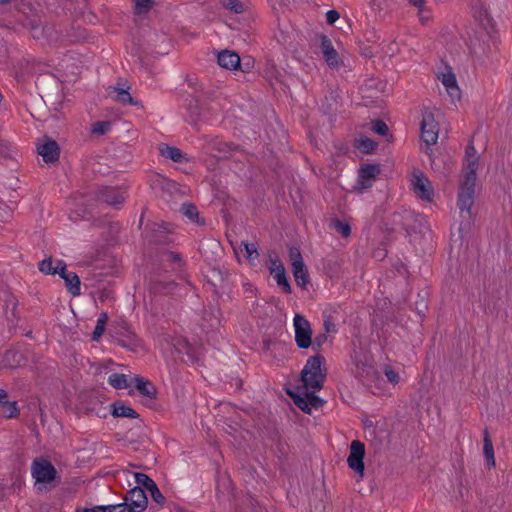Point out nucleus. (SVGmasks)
Masks as SVG:
<instances>
[{"label": "nucleus", "instance_id": "338daca9", "mask_svg": "<svg viewBox=\"0 0 512 512\" xmlns=\"http://www.w3.org/2000/svg\"><path fill=\"white\" fill-rule=\"evenodd\" d=\"M101 506H95L93 508H84L82 511L77 512H101V509H99Z\"/></svg>", "mask_w": 512, "mask_h": 512}, {"label": "nucleus", "instance_id": "4c0bfd02", "mask_svg": "<svg viewBox=\"0 0 512 512\" xmlns=\"http://www.w3.org/2000/svg\"><path fill=\"white\" fill-rule=\"evenodd\" d=\"M135 481L144 490H150L156 483L147 475L141 472L134 473Z\"/></svg>", "mask_w": 512, "mask_h": 512}, {"label": "nucleus", "instance_id": "e2e57ef3", "mask_svg": "<svg viewBox=\"0 0 512 512\" xmlns=\"http://www.w3.org/2000/svg\"><path fill=\"white\" fill-rule=\"evenodd\" d=\"M107 320H108V315H107V313L102 312V313L99 315L98 319H97V323H96V325H98V326H101V327L105 328V325H106V323H107Z\"/></svg>", "mask_w": 512, "mask_h": 512}, {"label": "nucleus", "instance_id": "f8f14e48", "mask_svg": "<svg viewBox=\"0 0 512 512\" xmlns=\"http://www.w3.org/2000/svg\"><path fill=\"white\" fill-rule=\"evenodd\" d=\"M37 151L45 163H55L59 160L60 147L54 139L48 136H44L42 143H38Z\"/></svg>", "mask_w": 512, "mask_h": 512}, {"label": "nucleus", "instance_id": "0e129e2a", "mask_svg": "<svg viewBox=\"0 0 512 512\" xmlns=\"http://www.w3.org/2000/svg\"><path fill=\"white\" fill-rule=\"evenodd\" d=\"M241 65H242V67H237V70H240V71L246 73V72L250 71L251 67L253 66V63H251V60L248 59L247 62H244V63L241 62Z\"/></svg>", "mask_w": 512, "mask_h": 512}, {"label": "nucleus", "instance_id": "a878e982", "mask_svg": "<svg viewBox=\"0 0 512 512\" xmlns=\"http://www.w3.org/2000/svg\"><path fill=\"white\" fill-rule=\"evenodd\" d=\"M292 272L298 286L305 288L309 282L307 268L303 261H296L292 266Z\"/></svg>", "mask_w": 512, "mask_h": 512}, {"label": "nucleus", "instance_id": "f03ea898", "mask_svg": "<svg viewBox=\"0 0 512 512\" xmlns=\"http://www.w3.org/2000/svg\"><path fill=\"white\" fill-rule=\"evenodd\" d=\"M477 178L471 177H463L460 182L457 206L460 212L463 214L464 212L467 214L466 223H462L460 226V231L464 229H469L470 221L472 219V206L474 205V193H475V185Z\"/></svg>", "mask_w": 512, "mask_h": 512}, {"label": "nucleus", "instance_id": "5fc2aeb1", "mask_svg": "<svg viewBox=\"0 0 512 512\" xmlns=\"http://www.w3.org/2000/svg\"><path fill=\"white\" fill-rule=\"evenodd\" d=\"M340 18V13L337 10H329L326 13V21L329 25H333Z\"/></svg>", "mask_w": 512, "mask_h": 512}, {"label": "nucleus", "instance_id": "de8ad7c7", "mask_svg": "<svg viewBox=\"0 0 512 512\" xmlns=\"http://www.w3.org/2000/svg\"><path fill=\"white\" fill-rule=\"evenodd\" d=\"M11 218L10 208L2 201L0 202V222H8Z\"/></svg>", "mask_w": 512, "mask_h": 512}, {"label": "nucleus", "instance_id": "3c124183", "mask_svg": "<svg viewBox=\"0 0 512 512\" xmlns=\"http://www.w3.org/2000/svg\"><path fill=\"white\" fill-rule=\"evenodd\" d=\"M6 303V313H8V308L11 306V314L12 316H15V311L17 307V300L13 295H7L5 299Z\"/></svg>", "mask_w": 512, "mask_h": 512}, {"label": "nucleus", "instance_id": "4d7b16f0", "mask_svg": "<svg viewBox=\"0 0 512 512\" xmlns=\"http://www.w3.org/2000/svg\"><path fill=\"white\" fill-rule=\"evenodd\" d=\"M10 157V148L8 143L4 141H0V158H8Z\"/></svg>", "mask_w": 512, "mask_h": 512}, {"label": "nucleus", "instance_id": "ea45409f", "mask_svg": "<svg viewBox=\"0 0 512 512\" xmlns=\"http://www.w3.org/2000/svg\"><path fill=\"white\" fill-rule=\"evenodd\" d=\"M99 509H101V512H131L127 506V502L114 505H101Z\"/></svg>", "mask_w": 512, "mask_h": 512}, {"label": "nucleus", "instance_id": "1a4fd4ad", "mask_svg": "<svg viewBox=\"0 0 512 512\" xmlns=\"http://www.w3.org/2000/svg\"><path fill=\"white\" fill-rule=\"evenodd\" d=\"M471 10L475 20L478 21L486 33L490 35L494 31L495 22L490 16L483 0H471Z\"/></svg>", "mask_w": 512, "mask_h": 512}, {"label": "nucleus", "instance_id": "aec40b11", "mask_svg": "<svg viewBox=\"0 0 512 512\" xmlns=\"http://www.w3.org/2000/svg\"><path fill=\"white\" fill-rule=\"evenodd\" d=\"M465 158L467 167L463 177L477 178V169L479 164V157L477 156L476 149L473 142H470L465 149Z\"/></svg>", "mask_w": 512, "mask_h": 512}, {"label": "nucleus", "instance_id": "7ed1b4c3", "mask_svg": "<svg viewBox=\"0 0 512 512\" xmlns=\"http://www.w3.org/2000/svg\"><path fill=\"white\" fill-rule=\"evenodd\" d=\"M32 477L35 479V483L50 484L61 482V478L58 475V471L53 464L45 457L35 458L31 465Z\"/></svg>", "mask_w": 512, "mask_h": 512}, {"label": "nucleus", "instance_id": "9d476101", "mask_svg": "<svg viewBox=\"0 0 512 512\" xmlns=\"http://www.w3.org/2000/svg\"><path fill=\"white\" fill-rule=\"evenodd\" d=\"M95 198L97 201L107 203L114 208H119L125 200L123 191L115 187L104 186L97 188L95 191Z\"/></svg>", "mask_w": 512, "mask_h": 512}, {"label": "nucleus", "instance_id": "f704fd0d", "mask_svg": "<svg viewBox=\"0 0 512 512\" xmlns=\"http://www.w3.org/2000/svg\"><path fill=\"white\" fill-rule=\"evenodd\" d=\"M330 226L344 238L349 237L351 234V226L347 222L332 219Z\"/></svg>", "mask_w": 512, "mask_h": 512}, {"label": "nucleus", "instance_id": "c03bdc74", "mask_svg": "<svg viewBox=\"0 0 512 512\" xmlns=\"http://www.w3.org/2000/svg\"><path fill=\"white\" fill-rule=\"evenodd\" d=\"M327 334H325L324 332L322 333H319L315 338L314 340L312 341V349L315 351V352H319L323 346V344L327 341Z\"/></svg>", "mask_w": 512, "mask_h": 512}, {"label": "nucleus", "instance_id": "13d9d810", "mask_svg": "<svg viewBox=\"0 0 512 512\" xmlns=\"http://www.w3.org/2000/svg\"><path fill=\"white\" fill-rule=\"evenodd\" d=\"M189 112H190L191 122L196 123V121L199 119V115H200L199 107L197 105L190 106Z\"/></svg>", "mask_w": 512, "mask_h": 512}, {"label": "nucleus", "instance_id": "c9c22d12", "mask_svg": "<svg viewBox=\"0 0 512 512\" xmlns=\"http://www.w3.org/2000/svg\"><path fill=\"white\" fill-rule=\"evenodd\" d=\"M371 130L381 136H389L388 141L393 139V136L389 134L388 125L380 119L373 120L371 122Z\"/></svg>", "mask_w": 512, "mask_h": 512}, {"label": "nucleus", "instance_id": "4468645a", "mask_svg": "<svg viewBox=\"0 0 512 512\" xmlns=\"http://www.w3.org/2000/svg\"><path fill=\"white\" fill-rule=\"evenodd\" d=\"M413 189L414 192L424 201H431L433 197V189L430 186V181L422 173L418 172L413 174Z\"/></svg>", "mask_w": 512, "mask_h": 512}, {"label": "nucleus", "instance_id": "49530a36", "mask_svg": "<svg viewBox=\"0 0 512 512\" xmlns=\"http://www.w3.org/2000/svg\"><path fill=\"white\" fill-rule=\"evenodd\" d=\"M246 257L249 259L257 258L259 253L254 243H243Z\"/></svg>", "mask_w": 512, "mask_h": 512}, {"label": "nucleus", "instance_id": "b1692460", "mask_svg": "<svg viewBox=\"0 0 512 512\" xmlns=\"http://www.w3.org/2000/svg\"><path fill=\"white\" fill-rule=\"evenodd\" d=\"M111 415L113 417L138 418L139 414L130 406L120 401H116L110 405Z\"/></svg>", "mask_w": 512, "mask_h": 512}, {"label": "nucleus", "instance_id": "f3484780", "mask_svg": "<svg viewBox=\"0 0 512 512\" xmlns=\"http://www.w3.org/2000/svg\"><path fill=\"white\" fill-rule=\"evenodd\" d=\"M170 233L171 230L168 223H154L149 235V240L154 244L168 245L172 242L169 237Z\"/></svg>", "mask_w": 512, "mask_h": 512}, {"label": "nucleus", "instance_id": "473e14b6", "mask_svg": "<svg viewBox=\"0 0 512 512\" xmlns=\"http://www.w3.org/2000/svg\"><path fill=\"white\" fill-rule=\"evenodd\" d=\"M355 146L364 154H371L374 152V150L377 148V143L368 138L363 137L358 140H356Z\"/></svg>", "mask_w": 512, "mask_h": 512}, {"label": "nucleus", "instance_id": "8fccbe9b", "mask_svg": "<svg viewBox=\"0 0 512 512\" xmlns=\"http://www.w3.org/2000/svg\"><path fill=\"white\" fill-rule=\"evenodd\" d=\"M56 274H58L63 280L66 279L69 272L66 269V263L63 260H58L55 266Z\"/></svg>", "mask_w": 512, "mask_h": 512}, {"label": "nucleus", "instance_id": "412c9836", "mask_svg": "<svg viewBox=\"0 0 512 512\" xmlns=\"http://www.w3.org/2000/svg\"><path fill=\"white\" fill-rule=\"evenodd\" d=\"M135 389L143 396L149 399H155L157 396L156 386L149 380L136 376L132 379Z\"/></svg>", "mask_w": 512, "mask_h": 512}, {"label": "nucleus", "instance_id": "6e6d98bb", "mask_svg": "<svg viewBox=\"0 0 512 512\" xmlns=\"http://www.w3.org/2000/svg\"><path fill=\"white\" fill-rule=\"evenodd\" d=\"M165 256H166V260L169 262H174V263H179V264L182 263V258L180 256V254H178L176 252L169 251L165 254Z\"/></svg>", "mask_w": 512, "mask_h": 512}, {"label": "nucleus", "instance_id": "f257e3e1", "mask_svg": "<svg viewBox=\"0 0 512 512\" xmlns=\"http://www.w3.org/2000/svg\"><path fill=\"white\" fill-rule=\"evenodd\" d=\"M324 363V356L320 354L310 356L300 373L302 386L297 387V390L313 389L315 391H320L323 388L327 377L326 368L323 367Z\"/></svg>", "mask_w": 512, "mask_h": 512}, {"label": "nucleus", "instance_id": "603ef678", "mask_svg": "<svg viewBox=\"0 0 512 512\" xmlns=\"http://www.w3.org/2000/svg\"><path fill=\"white\" fill-rule=\"evenodd\" d=\"M415 308L419 315L424 316L426 310L428 309L427 301L425 298L422 297L419 301H416Z\"/></svg>", "mask_w": 512, "mask_h": 512}, {"label": "nucleus", "instance_id": "6ab92c4d", "mask_svg": "<svg viewBox=\"0 0 512 512\" xmlns=\"http://www.w3.org/2000/svg\"><path fill=\"white\" fill-rule=\"evenodd\" d=\"M217 62L220 67L228 70H237V67H242L240 56L232 50H222L217 54Z\"/></svg>", "mask_w": 512, "mask_h": 512}, {"label": "nucleus", "instance_id": "6e6552de", "mask_svg": "<svg viewBox=\"0 0 512 512\" xmlns=\"http://www.w3.org/2000/svg\"><path fill=\"white\" fill-rule=\"evenodd\" d=\"M364 457L365 445L359 440H353L350 444V453L347 459L348 466L358 473L361 477L364 475Z\"/></svg>", "mask_w": 512, "mask_h": 512}, {"label": "nucleus", "instance_id": "423d86ee", "mask_svg": "<svg viewBox=\"0 0 512 512\" xmlns=\"http://www.w3.org/2000/svg\"><path fill=\"white\" fill-rule=\"evenodd\" d=\"M295 342L300 349H308L312 345V329L308 320L300 315L294 316Z\"/></svg>", "mask_w": 512, "mask_h": 512}, {"label": "nucleus", "instance_id": "bb28decb", "mask_svg": "<svg viewBox=\"0 0 512 512\" xmlns=\"http://www.w3.org/2000/svg\"><path fill=\"white\" fill-rule=\"evenodd\" d=\"M398 218L401 219V221L399 223H401L402 228L405 229L407 233H409L410 230L415 229V227H411L409 222H411V221L421 222V220L424 219L422 215L414 214L413 212H410V211H405L403 214L395 213L394 214V222L395 223H398V220H397Z\"/></svg>", "mask_w": 512, "mask_h": 512}, {"label": "nucleus", "instance_id": "e433bc0d", "mask_svg": "<svg viewBox=\"0 0 512 512\" xmlns=\"http://www.w3.org/2000/svg\"><path fill=\"white\" fill-rule=\"evenodd\" d=\"M222 6L236 14H241L246 10V5L240 0H221Z\"/></svg>", "mask_w": 512, "mask_h": 512}, {"label": "nucleus", "instance_id": "cd10ccee", "mask_svg": "<svg viewBox=\"0 0 512 512\" xmlns=\"http://www.w3.org/2000/svg\"><path fill=\"white\" fill-rule=\"evenodd\" d=\"M113 89V92L116 93V95L114 96V99L123 104V105H126V104H130V105H133V106H142L141 102L138 101V100H135L131 94L129 93V88L130 87H127L126 89L124 88H120V87H111Z\"/></svg>", "mask_w": 512, "mask_h": 512}, {"label": "nucleus", "instance_id": "37998d69", "mask_svg": "<svg viewBox=\"0 0 512 512\" xmlns=\"http://www.w3.org/2000/svg\"><path fill=\"white\" fill-rule=\"evenodd\" d=\"M153 6V0H135V10L137 14L148 12Z\"/></svg>", "mask_w": 512, "mask_h": 512}, {"label": "nucleus", "instance_id": "c85d7f7f", "mask_svg": "<svg viewBox=\"0 0 512 512\" xmlns=\"http://www.w3.org/2000/svg\"><path fill=\"white\" fill-rule=\"evenodd\" d=\"M177 351L179 353H183L182 360L184 362H191L195 363L199 360V354L196 351L195 348H193L188 342L183 341L179 343V346L177 347Z\"/></svg>", "mask_w": 512, "mask_h": 512}, {"label": "nucleus", "instance_id": "c756f323", "mask_svg": "<svg viewBox=\"0 0 512 512\" xmlns=\"http://www.w3.org/2000/svg\"><path fill=\"white\" fill-rule=\"evenodd\" d=\"M180 212L188 219H190L192 222H195L200 225H203L205 223L204 220H200L198 209L193 203H183L181 205Z\"/></svg>", "mask_w": 512, "mask_h": 512}, {"label": "nucleus", "instance_id": "a19ab883", "mask_svg": "<svg viewBox=\"0 0 512 512\" xmlns=\"http://www.w3.org/2000/svg\"><path fill=\"white\" fill-rule=\"evenodd\" d=\"M111 129V123L109 121H97L92 126V133L97 135H104Z\"/></svg>", "mask_w": 512, "mask_h": 512}, {"label": "nucleus", "instance_id": "9b49d317", "mask_svg": "<svg viewBox=\"0 0 512 512\" xmlns=\"http://www.w3.org/2000/svg\"><path fill=\"white\" fill-rule=\"evenodd\" d=\"M124 502H127L131 512H143L147 507L148 498L144 489L136 486L127 492Z\"/></svg>", "mask_w": 512, "mask_h": 512}, {"label": "nucleus", "instance_id": "58836bf2", "mask_svg": "<svg viewBox=\"0 0 512 512\" xmlns=\"http://www.w3.org/2000/svg\"><path fill=\"white\" fill-rule=\"evenodd\" d=\"M5 359L11 367H16L20 365L21 361L23 360V355L18 351L9 350L5 354Z\"/></svg>", "mask_w": 512, "mask_h": 512}, {"label": "nucleus", "instance_id": "7c9ffc66", "mask_svg": "<svg viewBox=\"0 0 512 512\" xmlns=\"http://www.w3.org/2000/svg\"><path fill=\"white\" fill-rule=\"evenodd\" d=\"M65 281V286L70 294L73 296L80 295V278L75 272H69L67 274Z\"/></svg>", "mask_w": 512, "mask_h": 512}, {"label": "nucleus", "instance_id": "39448f33", "mask_svg": "<svg viewBox=\"0 0 512 512\" xmlns=\"http://www.w3.org/2000/svg\"><path fill=\"white\" fill-rule=\"evenodd\" d=\"M421 138L427 145L437 142L439 127L435 121L434 114L431 110L425 109L422 112V120L420 123Z\"/></svg>", "mask_w": 512, "mask_h": 512}, {"label": "nucleus", "instance_id": "09e8293b", "mask_svg": "<svg viewBox=\"0 0 512 512\" xmlns=\"http://www.w3.org/2000/svg\"><path fill=\"white\" fill-rule=\"evenodd\" d=\"M289 258L291 260V265L293 266L296 261H303L301 252L297 247L289 248Z\"/></svg>", "mask_w": 512, "mask_h": 512}, {"label": "nucleus", "instance_id": "bf43d9fd", "mask_svg": "<svg viewBox=\"0 0 512 512\" xmlns=\"http://www.w3.org/2000/svg\"><path fill=\"white\" fill-rule=\"evenodd\" d=\"M104 331H105V328L96 325L94 328V331L92 333L91 340L98 341L100 339V337L103 335Z\"/></svg>", "mask_w": 512, "mask_h": 512}, {"label": "nucleus", "instance_id": "a211bd4d", "mask_svg": "<svg viewBox=\"0 0 512 512\" xmlns=\"http://www.w3.org/2000/svg\"><path fill=\"white\" fill-rule=\"evenodd\" d=\"M320 48L328 66L332 68L338 67L341 62L338 52L335 50L331 40L326 35L321 36Z\"/></svg>", "mask_w": 512, "mask_h": 512}, {"label": "nucleus", "instance_id": "72a5a7b5", "mask_svg": "<svg viewBox=\"0 0 512 512\" xmlns=\"http://www.w3.org/2000/svg\"><path fill=\"white\" fill-rule=\"evenodd\" d=\"M109 384L115 389H125L129 386L127 376L121 373H113L108 378Z\"/></svg>", "mask_w": 512, "mask_h": 512}, {"label": "nucleus", "instance_id": "864d4df0", "mask_svg": "<svg viewBox=\"0 0 512 512\" xmlns=\"http://www.w3.org/2000/svg\"><path fill=\"white\" fill-rule=\"evenodd\" d=\"M385 376L387 377V380L390 383H398L399 382V375L396 371H394L392 368H386L385 369Z\"/></svg>", "mask_w": 512, "mask_h": 512}, {"label": "nucleus", "instance_id": "2eb2a0df", "mask_svg": "<svg viewBox=\"0 0 512 512\" xmlns=\"http://www.w3.org/2000/svg\"><path fill=\"white\" fill-rule=\"evenodd\" d=\"M149 292L154 296L172 295L177 292L180 285L175 281H162L159 279H151L149 282Z\"/></svg>", "mask_w": 512, "mask_h": 512}, {"label": "nucleus", "instance_id": "79ce46f5", "mask_svg": "<svg viewBox=\"0 0 512 512\" xmlns=\"http://www.w3.org/2000/svg\"><path fill=\"white\" fill-rule=\"evenodd\" d=\"M40 272L47 275H55L56 270L52 263V257L45 258L39 263Z\"/></svg>", "mask_w": 512, "mask_h": 512}, {"label": "nucleus", "instance_id": "0eeeda50", "mask_svg": "<svg viewBox=\"0 0 512 512\" xmlns=\"http://www.w3.org/2000/svg\"><path fill=\"white\" fill-rule=\"evenodd\" d=\"M110 335L119 346L129 351H136L140 346V339L129 329L125 322L114 331L110 330Z\"/></svg>", "mask_w": 512, "mask_h": 512}, {"label": "nucleus", "instance_id": "680f3d73", "mask_svg": "<svg viewBox=\"0 0 512 512\" xmlns=\"http://www.w3.org/2000/svg\"><path fill=\"white\" fill-rule=\"evenodd\" d=\"M24 26L30 28L31 30H36L40 27V21L38 19H29Z\"/></svg>", "mask_w": 512, "mask_h": 512}, {"label": "nucleus", "instance_id": "20e7f679", "mask_svg": "<svg viewBox=\"0 0 512 512\" xmlns=\"http://www.w3.org/2000/svg\"><path fill=\"white\" fill-rule=\"evenodd\" d=\"M294 404L301 409L304 413H311V408H320L324 404V400L315 394V390L309 391V389H300L298 392L290 389L286 390Z\"/></svg>", "mask_w": 512, "mask_h": 512}, {"label": "nucleus", "instance_id": "69168bd1", "mask_svg": "<svg viewBox=\"0 0 512 512\" xmlns=\"http://www.w3.org/2000/svg\"><path fill=\"white\" fill-rule=\"evenodd\" d=\"M7 397H8L7 391L4 389H0V404H2V402L7 401Z\"/></svg>", "mask_w": 512, "mask_h": 512}, {"label": "nucleus", "instance_id": "4be33fe9", "mask_svg": "<svg viewBox=\"0 0 512 512\" xmlns=\"http://www.w3.org/2000/svg\"><path fill=\"white\" fill-rule=\"evenodd\" d=\"M159 153L161 156L172 160L175 163L188 162L186 154L183 153L179 148L170 146L168 144H160L159 145Z\"/></svg>", "mask_w": 512, "mask_h": 512}, {"label": "nucleus", "instance_id": "a18cd8bd", "mask_svg": "<svg viewBox=\"0 0 512 512\" xmlns=\"http://www.w3.org/2000/svg\"><path fill=\"white\" fill-rule=\"evenodd\" d=\"M151 498L154 502L159 505H163L165 503L166 498L159 490L158 486L155 484L150 490Z\"/></svg>", "mask_w": 512, "mask_h": 512}, {"label": "nucleus", "instance_id": "393cba45", "mask_svg": "<svg viewBox=\"0 0 512 512\" xmlns=\"http://www.w3.org/2000/svg\"><path fill=\"white\" fill-rule=\"evenodd\" d=\"M483 454L486 460V464L489 468L495 467V456L492 440L488 429L483 431Z\"/></svg>", "mask_w": 512, "mask_h": 512}, {"label": "nucleus", "instance_id": "2f4dec72", "mask_svg": "<svg viewBox=\"0 0 512 512\" xmlns=\"http://www.w3.org/2000/svg\"><path fill=\"white\" fill-rule=\"evenodd\" d=\"M0 413L5 418H17L19 416V408L16 401H5L0 404Z\"/></svg>", "mask_w": 512, "mask_h": 512}, {"label": "nucleus", "instance_id": "dca6fc26", "mask_svg": "<svg viewBox=\"0 0 512 512\" xmlns=\"http://www.w3.org/2000/svg\"><path fill=\"white\" fill-rule=\"evenodd\" d=\"M380 173L378 164H365L359 169L357 188L366 189L372 186V180Z\"/></svg>", "mask_w": 512, "mask_h": 512}, {"label": "nucleus", "instance_id": "ddd939ff", "mask_svg": "<svg viewBox=\"0 0 512 512\" xmlns=\"http://www.w3.org/2000/svg\"><path fill=\"white\" fill-rule=\"evenodd\" d=\"M270 262L272 264L269 267L270 274L273 275L277 285L282 289V291L286 294H290L291 286L288 281L284 265L277 257L274 259L270 258Z\"/></svg>", "mask_w": 512, "mask_h": 512}, {"label": "nucleus", "instance_id": "052dcab7", "mask_svg": "<svg viewBox=\"0 0 512 512\" xmlns=\"http://www.w3.org/2000/svg\"><path fill=\"white\" fill-rule=\"evenodd\" d=\"M324 333L325 334H329L330 332L334 331V327L335 325L332 323L331 319L329 317H327L325 320H324Z\"/></svg>", "mask_w": 512, "mask_h": 512}, {"label": "nucleus", "instance_id": "774afa93", "mask_svg": "<svg viewBox=\"0 0 512 512\" xmlns=\"http://www.w3.org/2000/svg\"><path fill=\"white\" fill-rule=\"evenodd\" d=\"M223 147L218 148L220 151H230L232 150L233 145L229 143H223Z\"/></svg>", "mask_w": 512, "mask_h": 512}, {"label": "nucleus", "instance_id": "5701e85b", "mask_svg": "<svg viewBox=\"0 0 512 512\" xmlns=\"http://www.w3.org/2000/svg\"><path fill=\"white\" fill-rule=\"evenodd\" d=\"M440 80L452 98H460V89L457 85L456 76L454 73H443L440 77Z\"/></svg>", "mask_w": 512, "mask_h": 512}]
</instances>
